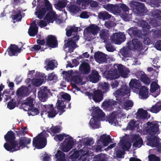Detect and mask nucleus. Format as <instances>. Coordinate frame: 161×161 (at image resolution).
<instances>
[{"instance_id":"nucleus-1","label":"nucleus","mask_w":161,"mask_h":161,"mask_svg":"<svg viewBox=\"0 0 161 161\" xmlns=\"http://www.w3.org/2000/svg\"><path fill=\"white\" fill-rule=\"evenodd\" d=\"M147 125L148 127L146 130L147 133L151 135H158L159 133V125L156 122H148Z\"/></svg>"},{"instance_id":"nucleus-2","label":"nucleus","mask_w":161,"mask_h":161,"mask_svg":"<svg viewBox=\"0 0 161 161\" xmlns=\"http://www.w3.org/2000/svg\"><path fill=\"white\" fill-rule=\"evenodd\" d=\"M44 7L39 9L36 12L37 17L39 19H42L44 16L47 11L52 10V5L48 0H44Z\"/></svg>"},{"instance_id":"nucleus-3","label":"nucleus","mask_w":161,"mask_h":161,"mask_svg":"<svg viewBox=\"0 0 161 161\" xmlns=\"http://www.w3.org/2000/svg\"><path fill=\"white\" fill-rule=\"evenodd\" d=\"M128 48L130 50L141 51L142 48V44L139 40L134 39L127 43Z\"/></svg>"},{"instance_id":"nucleus-4","label":"nucleus","mask_w":161,"mask_h":161,"mask_svg":"<svg viewBox=\"0 0 161 161\" xmlns=\"http://www.w3.org/2000/svg\"><path fill=\"white\" fill-rule=\"evenodd\" d=\"M111 40L115 44H120L124 42L126 38L125 35L122 32L115 33L111 37Z\"/></svg>"},{"instance_id":"nucleus-5","label":"nucleus","mask_w":161,"mask_h":161,"mask_svg":"<svg viewBox=\"0 0 161 161\" xmlns=\"http://www.w3.org/2000/svg\"><path fill=\"white\" fill-rule=\"evenodd\" d=\"M31 139L25 137H19L17 141H15V142L16 144V147L19 148L18 150L25 147L26 146L30 144L31 142Z\"/></svg>"},{"instance_id":"nucleus-6","label":"nucleus","mask_w":161,"mask_h":161,"mask_svg":"<svg viewBox=\"0 0 161 161\" xmlns=\"http://www.w3.org/2000/svg\"><path fill=\"white\" fill-rule=\"evenodd\" d=\"M47 142L38 135L33 139V145L38 149L44 148L46 145Z\"/></svg>"},{"instance_id":"nucleus-7","label":"nucleus","mask_w":161,"mask_h":161,"mask_svg":"<svg viewBox=\"0 0 161 161\" xmlns=\"http://www.w3.org/2000/svg\"><path fill=\"white\" fill-rule=\"evenodd\" d=\"M43 112H46L48 113V116L50 118H53L58 114V112L53 107L52 104L49 105H45L42 107Z\"/></svg>"},{"instance_id":"nucleus-8","label":"nucleus","mask_w":161,"mask_h":161,"mask_svg":"<svg viewBox=\"0 0 161 161\" xmlns=\"http://www.w3.org/2000/svg\"><path fill=\"white\" fill-rule=\"evenodd\" d=\"M79 27H75V25L71 26L70 29L67 30L66 29V35L68 37H70L72 35L73 36L71 38L75 41H78L79 38V36L77 35Z\"/></svg>"},{"instance_id":"nucleus-9","label":"nucleus","mask_w":161,"mask_h":161,"mask_svg":"<svg viewBox=\"0 0 161 161\" xmlns=\"http://www.w3.org/2000/svg\"><path fill=\"white\" fill-rule=\"evenodd\" d=\"M46 40V45L47 47H48V48H54L58 47V42L55 36L52 35H48Z\"/></svg>"},{"instance_id":"nucleus-10","label":"nucleus","mask_w":161,"mask_h":161,"mask_svg":"<svg viewBox=\"0 0 161 161\" xmlns=\"http://www.w3.org/2000/svg\"><path fill=\"white\" fill-rule=\"evenodd\" d=\"M69 139H66L64 141L62 145V151L65 152H69L73 147L74 144L73 138L72 137H69Z\"/></svg>"},{"instance_id":"nucleus-11","label":"nucleus","mask_w":161,"mask_h":161,"mask_svg":"<svg viewBox=\"0 0 161 161\" xmlns=\"http://www.w3.org/2000/svg\"><path fill=\"white\" fill-rule=\"evenodd\" d=\"M68 102L63 100L61 98H58L56 103V108L58 110L59 115H62L65 110L64 109L66 108V104Z\"/></svg>"},{"instance_id":"nucleus-12","label":"nucleus","mask_w":161,"mask_h":161,"mask_svg":"<svg viewBox=\"0 0 161 161\" xmlns=\"http://www.w3.org/2000/svg\"><path fill=\"white\" fill-rule=\"evenodd\" d=\"M128 33L131 37L135 36L139 38H144L143 36H145V35H144V32L138 30L135 27H131L128 30Z\"/></svg>"},{"instance_id":"nucleus-13","label":"nucleus","mask_w":161,"mask_h":161,"mask_svg":"<svg viewBox=\"0 0 161 161\" xmlns=\"http://www.w3.org/2000/svg\"><path fill=\"white\" fill-rule=\"evenodd\" d=\"M94 58L95 61L99 64L106 63L107 61V55L99 51L95 53Z\"/></svg>"},{"instance_id":"nucleus-14","label":"nucleus","mask_w":161,"mask_h":161,"mask_svg":"<svg viewBox=\"0 0 161 161\" xmlns=\"http://www.w3.org/2000/svg\"><path fill=\"white\" fill-rule=\"evenodd\" d=\"M49 90L47 87H42L38 92V97L39 100L42 102L46 101L48 98Z\"/></svg>"},{"instance_id":"nucleus-15","label":"nucleus","mask_w":161,"mask_h":161,"mask_svg":"<svg viewBox=\"0 0 161 161\" xmlns=\"http://www.w3.org/2000/svg\"><path fill=\"white\" fill-rule=\"evenodd\" d=\"M19 44H21L22 45L20 48H19L15 44H11L10 45L8 48V53L9 56H15L18 53L20 52L22 48H23V45H22L23 43L22 42H20Z\"/></svg>"},{"instance_id":"nucleus-16","label":"nucleus","mask_w":161,"mask_h":161,"mask_svg":"<svg viewBox=\"0 0 161 161\" xmlns=\"http://www.w3.org/2000/svg\"><path fill=\"white\" fill-rule=\"evenodd\" d=\"M111 142V139L109 135L103 134L100 136V138L97 141V143L101 144L104 146H107Z\"/></svg>"},{"instance_id":"nucleus-17","label":"nucleus","mask_w":161,"mask_h":161,"mask_svg":"<svg viewBox=\"0 0 161 161\" xmlns=\"http://www.w3.org/2000/svg\"><path fill=\"white\" fill-rule=\"evenodd\" d=\"M99 26L95 24H91L85 29V31L87 34L91 33L95 36L100 31Z\"/></svg>"},{"instance_id":"nucleus-18","label":"nucleus","mask_w":161,"mask_h":161,"mask_svg":"<svg viewBox=\"0 0 161 161\" xmlns=\"http://www.w3.org/2000/svg\"><path fill=\"white\" fill-rule=\"evenodd\" d=\"M104 7L109 12L118 14H120L121 12V10L119 8V5L108 3L105 5Z\"/></svg>"},{"instance_id":"nucleus-19","label":"nucleus","mask_w":161,"mask_h":161,"mask_svg":"<svg viewBox=\"0 0 161 161\" xmlns=\"http://www.w3.org/2000/svg\"><path fill=\"white\" fill-rule=\"evenodd\" d=\"M75 41L72 38H69L68 40L64 41V45L66 47L69 48V51L70 52H73L74 50L76 47L77 45L76 44Z\"/></svg>"},{"instance_id":"nucleus-20","label":"nucleus","mask_w":161,"mask_h":161,"mask_svg":"<svg viewBox=\"0 0 161 161\" xmlns=\"http://www.w3.org/2000/svg\"><path fill=\"white\" fill-rule=\"evenodd\" d=\"M93 117L98 119L105 117V114L98 107H92Z\"/></svg>"},{"instance_id":"nucleus-21","label":"nucleus","mask_w":161,"mask_h":161,"mask_svg":"<svg viewBox=\"0 0 161 161\" xmlns=\"http://www.w3.org/2000/svg\"><path fill=\"white\" fill-rule=\"evenodd\" d=\"M103 94L102 91L99 89L93 92L92 99L96 103H99L103 99Z\"/></svg>"},{"instance_id":"nucleus-22","label":"nucleus","mask_w":161,"mask_h":161,"mask_svg":"<svg viewBox=\"0 0 161 161\" xmlns=\"http://www.w3.org/2000/svg\"><path fill=\"white\" fill-rule=\"evenodd\" d=\"M123 65L121 64H115L114 65V67L116 68V70H115V72L117 75H120L121 76L124 78L127 77L128 74L123 69Z\"/></svg>"},{"instance_id":"nucleus-23","label":"nucleus","mask_w":161,"mask_h":161,"mask_svg":"<svg viewBox=\"0 0 161 161\" xmlns=\"http://www.w3.org/2000/svg\"><path fill=\"white\" fill-rule=\"evenodd\" d=\"M38 26L34 21L32 22L29 29L28 33L29 35L31 36H34L36 35L38 31Z\"/></svg>"},{"instance_id":"nucleus-24","label":"nucleus","mask_w":161,"mask_h":161,"mask_svg":"<svg viewBox=\"0 0 161 161\" xmlns=\"http://www.w3.org/2000/svg\"><path fill=\"white\" fill-rule=\"evenodd\" d=\"M139 97L142 99H146L149 97L148 89L144 86H142L139 89Z\"/></svg>"},{"instance_id":"nucleus-25","label":"nucleus","mask_w":161,"mask_h":161,"mask_svg":"<svg viewBox=\"0 0 161 161\" xmlns=\"http://www.w3.org/2000/svg\"><path fill=\"white\" fill-rule=\"evenodd\" d=\"M100 76L98 72L95 70H92L91 74L88 76L90 81L93 83H96L99 80Z\"/></svg>"},{"instance_id":"nucleus-26","label":"nucleus","mask_w":161,"mask_h":161,"mask_svg":"<svg viewBox=\"0 0 161 161\" xmlns=\"http://www.w3.org/2000/svg\"><path fill=\"white\" fill-rule=\"evenodd\" d=\"M79 70L83 74H88L90 71L89 64L85 62H82L79 67Z\"/></svg>"},{"instance_id":"nucleus-27","label":"nucleus","mask_w":161,"mask_h":161,"mask_svg":"<svg viewBox=\"0 0 161 161\" xmlns=\"http://www.w3.org/2000/svg\"><path fill=\"white\" fill-rule=\"evenodd\" d=\"M129 89L125 86H123L121 87L119 89L117 90L114 94L116 96H121L127 95L129 92Z\"/></svg>"},{"instance_id":"nucleus-28","label":"nucleus","mask_w":161,"mask_h":161,"mask_svg":"<svg viewBox=\"0 0 161 161\" xmlns=\"http://www.w3.org/2000/svg\"><path fill=\"white\" fill-rule=\"evenodd\" d=\"M133 146L134 147H140L143 144V141L142 138L139 136L135 135L133 137Z\"/></svg>"},{"instance_id":"nucleus-29","label":"nucleus","mask_w":161,"mask_h":161,"mask_svg":"<svg viewBox=\"0 0 161 161\" xmlns=\"http://www.w3.org/2000/svg\"><path fill=\"white\" fill-rule=\"evenodd\" d=\"M10 144L5 143L4 145V148L7 151L13 152L18 150L19 148L16 147L15 142H9Z\"/></svg>"},{"instance_id":"nucleus-30","label":"nucleus","mask_w":161,"mask_h":161,"mask_svg":"<svg viewBox=\"0 0 161 161\" xmlns=\"http://www.w3.org/2000/svg\"><path fill=\"white\" fill-rule=\"evenodd\" d=\"M48 11L49 12L46 14L44 19L48 23H53L56 17L55 12L51 11V10H50Z\"/></svg>"},{"instance_id":"nucleus-31","label":"nucleus","mask_w":161,"mask_h":161,"mask_svg":"<svg viewBox=\"0 0 161 161\" xmlns=\"http://www.w3.org/2000/svg\"><path fill=\"white\" fill-rule=\"evenodd\" d=\"M4 138L7 142H11L15 141V135L13 131H8L7 133L4 136Z\"/></svg>"},{"instance_id":"nucleus-32","label":"nucleus","mask_w":161,"mask_h":161,"mask_svg":"<svg viewBox=\"0 0 161 161\" xmlns=\"http://www.w3.org/2000/svg\"><path fill=\"white\" fill-rule=\"evenodd\" d=\"M116 70V68L113 69V71H108L105 73V76L107 78L110 80H113L118 78L119 77V75H117L115 70Z\"/></svg>"},{"instance_id":"nucleus-33","label":"nucleus","mask_w":161,"mask_h":161,"mask_svg":"<svg viewBox=\"0 0 161 161\" xmlns=\"http://www.w3.org/2000/svg\"><path fill=\"white\" fill-rule=\"evenodd\" d=\"M157 90V93L155 97L159 95L160 93V86L158 85L155 82H153L150 85V92L151 93H153Z\"/></svg>"},{"instance_id":"nucleus-34","label":"nucleus","mask_w":161,"mask_h":161,"mask_svg":"<svg viewBox=\"0 0 161 161\" xmlns=\"http://www.w3.org/2000/svg\"><path fill=\"white\" fill-rule=\"evenodd\" d=\"M136 114L138 118L145 119L147 118L148 113L147 111L142 108H139Z\"/></svg>"},{"instance_id":"nucleus-35","label":"nucleus","mask_w":161,"mask_h":161,"mask_svg":"<svg viewBox=\"0 0 161 161\" xmlns=\"http://www.w3.org/2000/svg\"><path fill=\"white\" fill-rule=\"evenodd\" d=\"M129 85L131 88H136L137 89H139L141 86L140 81L136 79L131 80L129 83Z\"/></svg>"},{"instance_id":"nucleus-36","label":"nucleus","mask_w":161,"mask_h":161,"mask_svg":"<svg viewBox=\"0 0 161 161\" xmlns=\"http://www.w3.org/2000/svg\"><path fill=\"white\" fill-rule=\"evenodd\" d=\"M147 140L152 147H155L158 144L157 137L156 136L151 135L147 137Z\"/></svg>"},{"instance_id":"nucleus-37","label":"nucleus","mask_w":161,"mask_h":161,"mask_svg":"<svg viewBox=\"0 0 161 161\" xmlns=\"http://www.w3.org/2000/svg\"><path fill=\"white\" fill-rule=\"evenodd\" d=\"M46 131L52 134V133L55 134L59 133L61 131V129L59 126H52L50 128L48 127H47Z\"/></svg>"},{"instance_id":"nucleus-38","label":"nucleus","mask_w":161,"mask_h":161,"mask_svg":"<svg viewBox=\"0 0 161 161\" xmlns=\"http://www.w3.org/2000/svg\"><path fill=\"white\" fill-rule=\"evenodd\" d=\"M108 31L106 29H102L100 32V37L103 40L104 42L107 41L109 36Z\"/></svg>"},{"instance_id":"nucleus-39","label":"nucleus","mask_w":161,"mask_h":161,"mask_svg":"<svg viewBox=\"0 0 161 161\" xmlns=\"http://www.w3.org/2000/svg\"><path fill=\"white\" fill-rule=\"evenodd\" d=\"M39 108V106L38 108L35 107L34 106L30 107L29 113H28L29 115L35 116L38 114L40 113Z\"/></svg>"},{"instance_id":"nucleus-40","label":"nucleus","mask_w":161,"mask_h":161,"mask_svg":"<svg viewBox=\"0 0 161 161\" xmlns=\"http://www.w3.org/2000/svg\"><path fill=\"white\" fill-rule=\"evenodd\" d=\"M102 105L103 107L107 108L116 105V102L113 101V99H109L108 101L103 102Z\"/></svg>"},{"instance_id":"nucleus-41","label":"nucleus","mask_w":161,"mask_h":161,"mask_svg":"<svg viewBox=\"0 0 161 161\" xmlns=\"http://www.w3.org/2000/svg\"><path fill=\"white\" fill-rule=\"evenodd\" d=\"M140 80L145 84L149 85L151 83V80L144 73H141L140 75Z\"/></svg>"},{"instance_id":"nucleus-42","label":"nucleus","mask_w":161,"mask_h":161,"mask_svg":"<svg viewBox=\"0 0 161 161\" xmlns=\"http://www.w3.org/2000/svg\"><path fill=\"white\" fill-rule=\"evenodd\" d=\"M55 156L57 158L56 161H66L65 155L61 151H58L55 154Z\"/></svg>"},{"instance_id":"nucleus-43","label":"nucleus","mask_w":161,"mask_h":161,"mask_svg":"<svg viewBox=\"0 0 161 161\" xmlns=\"http://www.w3.org/2000/svg\"><path fill=\"white\" fill-rule=\"evenodd\" d=\"M99 119L93 117L91 119L90 121V124L91 126L93 129H97L99 127L98 125Z\"/></svg>"},{"instance_id":"nucleus-44","label":"nucleus","mask_w":161,"mask_h":161,"mask_svg":"<svg viewBox=\"0 0 161 161\" xmlns=\"http://www.w3.org/2000/svg\"><path fill=\"white\" fill-rule=\"evenodd\" d=\"M118 114L117 112H113L108 118V120L109 123L113 124L117 121L116 116Z\"/></svg>"},{"instance_id":"nucleus-45","label":"nucleus","mask_w":161,"mask_h":161,"mask_svg":"<svg viewBox=\"0 0 161 161\" xmlns=\"http://www.w3.org/2000/svg\"><path fill=\"white\" fill-rule=\"evenodd\" d=\"M26 128L27 127H26L22 126L21 129L19 128L18 129V130H14V131L16 133L17 136L19 137L24 136L27 133V131H25Z\"/></svg>"},{"instance_id":"nucleus-46","label":"nucleus","mask_w":161,"mask_h":161,"mask_svg":"<svg viewBox=\"0 0 161 161\" xmlns=\"http://www.w3.org/2000/svg\"><path fill=\"white\" fill-rule=\"evenodd\" d=\"M12 19L14 20L17 21H21L22 19V15L20 10L18 11L14 14L12 16Z\"/></svg>"},{"instance_id":"nucleus-47","label":"nucleus","mask_w":161,"mask_h":161,"mask_svg":"<svg viewBox=\"0 0 161 161\" xmlns=\"http://www.w3.org/2000/svg\"><path fill=\"white\" fill-rule=\"evenodd\" d=\"M111 15L106 12H101L98 14L99 18L100 19H103V20L109 19L111 18Z\"/></svg>"},{"instance_id":"nucleus-48","label":"nucleus","mask_w":161,"mask_h":161,"mask_svg":"<svg viewBox=\"0 0 161 161\" xmlns=\"http://www.w3.org/2000/svg\"><path fill=\"white\" fill-rule=\"evenodd\" d=\"M140 25L143 29V32H147V31L150 29V26L147 22L144 20H142L140 22Z\"/></svg>"},{"instance_id":"nucleus-49","label":"nucleus","mask_w":161,"mask_h":161,"mask_svg":"<svg viewBox=\"0 0 161 161\" xmlns=\"http://www.w3.org/2000/svg\"><path fill=\"white\" fill-rule=\"evenodd\" d=\"M70 11L75 14L81 11L80 8L78 6L75 5H71L69 7Z\"/></svg>"},{"instance_id":"nucleus-50","label":"nucleus","mask_w":161,"mask_h":161,"mask_svg":"<svg viewBox=\"0 0 161 161\" xmlns=\"http://www.w3.org/2000/svg\"><path fill=\"white\" fill-rule=\"evenodd\" d=\"M151 16L154 19H161V11L156 10L153 11Z\"/></svg>"},{"instance_id":"nucleus-51","label":"nucleus","mask_w":161,"mask_h":161,"mask_svg":"<svg viewBox=\"0 0 161 161\" xmlns=\"http://www.w3.org/2000/svg\"><path fill=\"white\" fill-rule=\"evenodd\" d=\"M133 8L134 9L139 10L142 9L144 6L143 3L138 2H135L132 3Z\"/></svg>"},{"instance_id":"nucleus-52","label":"nucleus","mask_w":161,"mask_h":161,"mask_svg":"<svg viewBox=\"0 0 161 161\" xmlns=\"http://www.w3.org/2000/svg\"><path fill=\"white\" fill-rule=\"evenodd\" d=\"M131 145L130 142H127L122 141L121 143V148L124 150H128L131 147Z\"/></svg>"},{"instance_id":"nucleus-53","label":"nucleus","mask_w":161,"mask_h":161,"mask_svg":"<svg viewBox=\"0 0 161 161\" xmlns=\"http://www.w3.org/2000/svg\"><path fill=\"white\" fill-rule=\"evenodd\" d=\"M47 47H46L44 48L43 47H41V46L38 44L34 45L33 47L31 48V50L32 51H38L40 50L41 51H44L45 49L47 48Z\"/></svg>"},{"instance_id":"nucleus-54","label":"nucleus","mask_w":161,"mask_h":161,"mask_svg":"<svg viewBox=\"0 0 161 161\" xmlns=\"http://www.w3.org/2000/svg\"><path fill=\"white\" fill-rule=\"evenodd\" d=\"M133 102L131 100L126 101L124 103V106L126 109H130L133 106Z\"/></svg>"},{"instance_id":"nucleus-55","label":"nucleus","mask_w":161,"mask_h":161,"mask_svg":"<svg viewBox=\"0 0 161 161\" xmlns=\"http://www.w3.org/2000/svg\"><path fill=\"white\" fill-rule=\"evenodd\" d=\"M101 86V89L104 93H106L109 90L110 85L107 83L104 82L102 84Z\"/></svg>"},{"instance_id":"nucleus-56","label":"nucleus","mask_w":161,"mask_h":161,"mask_svg":"<svg viewBox=\"0 0 161 161\" xmlns=\"http://www.w3.org/2000/svg\"><path fill=\"white\" fill-rule=\"evenodd\" d=\"M16 104L15 100L14 99H12L11 101L8 103L7 107L10 110L13 109L15 107Z\"/></svg>"},{"instance_id":"nucleus-57","label":"nucleus","mask_w":161,"mask_h":161,"mask_svg":"<svg viewBox=\"0 0 161 161\" xmlns=\"http://www.w3.org/2000/svg\"><path fill=\"white\" fill-rule=\"evenodd\" d=\"M94 161H106V157L103 154H100L96 156Z\"/></svg>"},{"instance_id":"nucleus-58","label":"nucleus","mask_w":161,"mask_h":161,"mask_svg":"<svg viewBox=\"0 0 161 161\" xmlns=\"http://www.w3.org/2000/svg\"><path fill=\"white\" fill-rule=\"evenodd\" d=\"M82 78L80 75H75L73 76L72 80L76 84L80 83L82 81Z\"/></svg>"},{"instance_id":"nucleus-59","label":"nucleus","mask_w":161,"mask_h":161,"mask_svg":"<svg viewBox=\"0 0 161 161\" xmlns=\"http://www.w3.org/2000/svg\"><path fill=\"white\" fill-rule=\"evenodd\" d=\"M69 135H67L65 134L56 135L54 137V139L55 140H58L59 141H62L64 139V137L69 136Z\"/></svg>"},{"instance_id":"nucleus-60","label":"nucleus","mask_w":161,"mask_h":161,"mask_svg":"<svg viewBox=\"0 0 161 161\" xmlns=\"http://www.w3.org/2000/svg\"><path fill=\"white\" fill-rule=\"evenodd\" d=\"M67 3L64 0H59L57 3V7L59 8L62 9L65 8L66 5Z\"/></svg>"},{"instance_id":"nucleus-61","label":"nucleus","mask_w":161,"mask_h":161,"mask_svg":"<svg viewBox=\"0 0 161 161\" xmlns=\"http://www.w3.org/2000/svg\"><path fill=\"white\" fill-rule=\"evenodd\" d=\"M62 94L61 95V98H61V99H63V100H64L66 102L69 101L71 100L70 96L68 93H62Z\"/></svg>"},{"instance_id":"nucleus-62","label":"nucleus","mask_w":161,"mask_h":161,"mask_svg":"<svg viewBox=\"0 0 161 161\" xmlns=\"http://www.w3.org/2000/svg\"><path fill=\"white\" fill-rule=\"evenodd\" d=\"M120 52L121 54L125 57H127L129 56V51L127 48H123L120 50Z\"/></svg>"},{"instance_id":"nucleus-63","label":"nucleus","mask_w":161,"mask_h":161,"mask_svg":"<svg viewBox=\"0 0 161 161\" xmlns=\"http://www.w3.org/2000/svg\"><path fill=\"white\" fill-rule=\"evenodd\" d=\"M33 101V99L31 97H29L27 98L26 101L25 103L24 104L26 106H29L30 108V107L34 106Z\"/></svg>"},{"instance_id":"nucleus-64","label":"nucleus","mask_w":161,"mask_h":161,"mask_svg":"<svg viewBox=\"0 0 161 161\" xmlns=\"http://www.w3.org/2000/svg\"><path fill=\"white\" fill-rule=\"evenodd\" d=\"M149 161H160L159 157L156 156L154 154H151L148 156Z\"/></svg>"}]
</instances>
